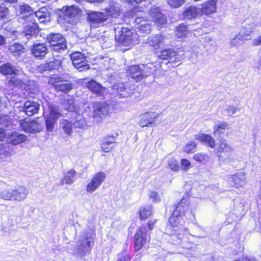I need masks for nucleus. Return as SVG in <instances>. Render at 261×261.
I'll return each instance as SVG.
<instances>
[{"label":"nucleus","instance_id":"15","mask_svg":"<svg viewBox=\"0 0 261 261\" xmlns=\"http://www.w3.org/2000/svg\"><path fill=\"white\" fill-rule=\"evenodd\" d=\"M50 82L54 86L55 88L59 91L68 92L72 89V85L67 81H63L59 77L51 79Z\"/></svg>","mask_w":261,"mask_h":261},{"label":"nucleus","instance_id":"38","mask_svg":"<svg viewBox=\"0 0 261 261\" xmlns=\"http://www.w3.org/2000/svg\"><path fill=\"white\" fill-rule=\"evenodd\" d=\"M13 153V147L9 144H4L0 146V155L2 159L10 156Z\"/></svg>","mask_w":261,"mask_h":261},{"label":"nucleus","instance_id":"29","mask_svg":"<svg viewBox=\"0 0 261 261\" xmlns=\"http://www.w3.org/2000/svg\"><path fill=\"white\" fill-rule=\"evenodd\" d=\"M158 116V114L154 112L145 113L141 116L139 125L141 127H145L149 124H152Z\"/></svg>","mask_w":261,"mask_h":261},{"label":"nucleus","instance_id":"27","mask_svg":"<svg viewBox=\"0 0 261 261\" xmlns=\"http://www.w3.org/2000/svg\"><path fill=\"white\" fill-rule=\"evenodd\" d=\"M35 21L29 22L31 24L25 26L22 32V35L26 37L28 39H30L32 37L36 36L39 33V29L37 23Z\"/></svg>","mask_w":261,"mask_h":261},{"label":"nucleus","instance_id":"33","mask_svg":"<svg viewBox=\"0 0 261 261\" xmlns=\"http://www.w3.org/2000/svg\"><path fill=\"white\" fill-rule=\"evenodd\" d=\"M195 139L205 143L212 148L215 147V141L214 139L208 135L205 134H199L195 136Z\"/></svg>","mask_w":261,"mask_h":261},{"label":"nucleus","instance_id":"32","mask_svg":"<svg viewBox=\"0 0 261 261\" xmlns=\"http://www.w3.org/2000/svg\"><path fill=\"white\" fill-rule=\"evenodd\" d=\"M115 138L113 136H107L101 141V148L103 151L109 152L114 146L116 143Z\"/></svg>","mask_w":261,"mask_h":261},{"label":"nucleus","instance_id":"63","mask_svg":"<svg viewBox=\"0 0 261 261\" xmlns=\"http://www.w3.org/2000/svg\"><path fill=\"white\" fill-rule=\"evenodd\" d=\"M38 71L39 72H42L43 71L47 70L49 69V67L48 66V64H46L44 65H40V66H38Z\"/></svg>","mask_w":261,"mask_h":261},{"label":"nucleus","instance_id":"2","mask_svg":"<svg viewBox=\"0 0 261 261\" xmlns=\"http://www.w3.org/2000/svg\"><path fill=\"white\" fill-rule=\"evenodd\" d=\"M115 33L116 40L122 46L129 47L138 41L136 33L127 28H122L121 30L116 29Z\"/></svg>","mask_w":261,"mask_h":261},{"label":"nucleus","instance_id":"43","mask_svg":"<svg viewBox=\"0 0 261 261\" xmlns=\"http://www.w3.org/2000/svg\"><path fill=\"white\" fill-rule=\"evenodd\" d=\"M61 116V112L59 107L55 105H50L49 106V115L48 117L58 119Z\"/></svg>","mask_w":261,"mask_h":261},{"label":"nucleus","instance_id":"61","mask_svg":"<svg viewBox=\"0 0 261 261\" xmlns=\"http://www.w3.org/2000/svg\"><path fill=\"white\" fill-rule=\"evenodd\" d=\"M8 8L0 5V19H5L8 14Z\"/></svg>","mask_w":261,"mask_h":261},{"label":"nucleus","instance_id":"3","mask_svg":"<svg viewBox=\"0 0 261 261\" xmlns=\"http://www.w3.org/2000/svg\"><path fill=\"white\" fill-rule=\"evenodd\" d=\"M152 64H147L146 65H133L129 67L128 73L130 76L137 81L141 80L144 77L148 76L154 69L151 68Z\"/></svg>","mask_w":261,"mask_h":261},{"label":"nucleus","instance_id":"8","mask_svg":"<svg viewBox=\"0 0 261 261\" xmlns=\"http://www.w3.org/2000/svg\"><path fill=\"white\" fill-rule=\"evenodd\" d=\"M71 59L73 65L79 71L88 70L89 65L86 60L85 56L80 52L73 53L71 55Z\"/></svg>","mask_w":261,"mask_h":261},{"label":"nucleus","instance_id":"10","mask_svg":"<svg viewBox=\"0 0 261 261\" xmlns=\"http://www.w3.org/2000/svg\"><path fill=\"white\" fill-rule=\"evenodd\" d=\"M147 44L155 50L163 48L166 44L165 36L162 34L154 35L150 36Z\"/></svg>","mask_w":261,"mask_h":261},{"label":"nucleus","instance_id":"42","mask_svg":"<svg viewBox=\"0 0 261 261\" xmlns=\"http://www.w3.org/2000/svg\"><path fill=\"white\" fill-rule=\"evenodd\" d=\"M75 115V117L76 120L73 119L71 120L74 127L75 128H84L86 125V122L83 117L77 113H74Z\"/></svg>","mask_w":261,"mask_h":261},{"label":"nucleus","instance_id":"21","mask_svg":"<svg viewBox=\"0 0 261 261\" xmlns=\"http://www.w3.org/2000/svg\"><path fill=\"white\" fill-rule=\"evenodd\" d=\"M189 234V231H171L170 235L172 243L175 245H180L182 243L187 242V235Z\"/></svg>","mask_w":261,"mask_h":261},{"label":"nucleus","instance_id":"37","mask_svg":"<svg viewBox=\"0 0 261 261\" xmlns=\"http://www.w3.org/2000/svg\"><path fill=\"white\" fill-rule=\"evenodd\" d=\"M63 106L67 110L74 112V113H77V108L74 105V100L71 96H68L67 98L64 99Z\"/></svg>","mask_w":261,"mask_h":261},{"label":"nucleus","instance_id":"64","mask_svg":"<svg viewBox=\"0 0 261 261\" xmlns=\"http://www.w3.org/2000/svg\"><path fill=\"white\" fill-rule=\"evenodd\" d=\"M118 261H130V258L126 255H120Z\"/></svg>","mask_w":261,"mask_h":261},{"label":"nucleus","instance_id":"44","mask_svg":"<svg viewBox=\"0 0 261 261\" xmlns=\"http://www.w3.org/2000/svg\"><path fill=\"white\" fill-rule=\"evenodd\" d=\"M152 207L148 206L141 207L139 211V217L141 219H146L152 214Z\"/></svg>","mask_w":261,"mask_h":261},{"label":"nucleus","instance_id":"39","mask_svg":"<svg viewBox=\"0 0 261 261\" xmlns=\"http://www.w3.org/2000/svg\"><path fill=\"white\" fill-rule=\"evenodd\" d=\"M176 53L171 49H164L161 51L159 58L161 59H169L170 62L173 61V59L176 60L175 56Z\"/></svg>","mask_w":261,"mask_h":261},{"label":"nucleus","instance_id":"5","mask_svg":"<svg viewBox=\"0 0 261 261\" xmlns=\"http://www.w3.org/2000/svg\"><path fill=\"white\" fill-rule=\"evenodd\" d=\"M91 236L86 232H84L81 236V239L77 242L75 252L80 255L88 253L91 250L93 243L89 241Z\"/></svg>","mask_w":261,"mask_h":261},{"label":"nucleus","instance_id":"50","mask_svg":"<svg viewBox=\"0 0 261 261\" xmlns=\"http://www.w3.org/2000/svg\"><path fill=\"white\" fill-rule=\"evenodd\" d=\"M228 126L226 122H222L219 124H216L214 126V133H218L219 134L223 133V130L227 128Z\"/></svg>","mask_w":261,"mask_h":261},{"label":"nucleus","instance_id":"57","mask_svg":"<svg viewBox=\"0 0 261 261\" xmlns=\"http://www.w3.org/2000/svg\"><path fill=\"white\" fill-rule=\"evenodd\" d=\"M181 169L185 172H187L191 167L190 162L187 159H182L181 160Z\"/></svg>","mask_w":261,"mask_h":261},{"label":"nucleus","instance_id":"12","mask_svg":"<svg viewBox=\"0 0 261 261\" xmlns=\"http://www.w3.org/2000/svg\"><path fill=\"white\" fill-rule=\"evenodd\" d=\"M147 241L146 229L145 226L139 228L135 236V248L139 250Z\"/></svg>","mask_w":261,"mask_h":261},{"label":"nucleus","instance_id":"16","mask_svg":"<svg viewBox=\"0 0 261 261\" xmlns=\"http://www.w3.org/2000/svg\"><path fill=\"white\" fill-rule=\"evenodd\" d=\"M40 105L37 102L28 100L24 102L20 111L24 112L27 115L31 116L37 114Z\"/></svg>","mask_w":261,"mask_h":261},{"label":"nucleus","instance_id":"35","mask_svg":"<svg viewBox=\"0 0 261 261\" xmlns=\"http://www.w3.org/2000/svg\"><path fill=\"white\" fill-rule=\"evenodd\" d=\"M10 52L13 56L18 58L25 53V48L20 44L15 43L11 44L9 48Z\"/></svg>","mask_w":261,"mask_h":261},{"label":"nucleus","instance_id":"48","mask_svg":"<svg viewBox=\"0 0 261 261\" xmlns=\"http://www.w3.org/2000/svg\"><path fill=\"white\" fill-rule=\"evenodd\" d=\"M253 31V27L251 28L249 25H246L241 29L239 34L245 38V37L251 36Z\"/></svg>","mask_w":261,"mask_h":261},{"label":"nucleus","instance_id":"24","mask_svg":"<svg viewBox=\"0 0 261 261\" xmlns=\"http://www.w3.org/2000/svg\"><path fill=\"white\" fill-rule=\"evenodd\" d=\"M105 10L108 16H110L116 18L120 15L122 9L118 3L111 1L109 3V7Z\"/></svg>","mask_w":261,"mask_h":261},{"label":"nucleus","instance_id":"55","mask_svg":"<svg viewBox=\"0 0 261 261\" xmlns=\"http://www.w3.org/2000/svg\"><path fill=\"white\" fill-rule=\"evenodd\" d=\"M229 154L227 158L224 159V161L230 164H232L233 163L236 162L237 161V158L236 157V155L234 153L231 152H228Z\"/></svg>","mask_w":261,"mask_h":261},{"label":"nucleus","instance_id":"6","mask_svg":"<svg viewBox=\"0 0 261 261\" xmlns=\"http://www.w3.org/2000/svg\"><path fill=\"white\" fill-rule=\"evenodd\" d=\"M89 109H92L91 116L98 122L108 114L109 106L105 103L95 102L91 104Z\"/></svg>","mask_w":261,"mask_h":261},{"label":"nucleus","instance_id":"58","mask_svg":"<svg viewBox=\"0 0 261 261\" xmlns=\"http://www.w3.org/2000/svg\"><path fill=\"white\" fill-rule=\"evenodd\" d=\"M196 144L192 142L188 143L184 147V151L187 153L193 152L196 150Z\"/></svg>","mask_w":261,"mask_h":261},{"label":"nucleus","instance_id":"45","mask_svg":"<svg viewBox=\"0 0 261 261\" xmlns=\"http://www.w3.org/2000/svg\"><path fill=\"white\" fill-rule=\"evenodd\" d=\"M188 27L186 25L184 24H179L178 27H177L176 31H175V35L178 38H182L185 37L188 33Z\"/></svg>","mask_w":261,"mask_h":261},{"label":"nucleus","instance_id":"26","mask_svg":"<svg viewBox=\"0 0 261 261\" xmlns=\"http://www.w3.org/2000/svg\"><path fill=\"white\" fill-rule=\"evenodd\" d=\"M13 193H14L13 201L20 202L27 198L29 194V190L24 187L20 186L17 188L13 189Z\"/></svg>","mask_w":261,"mask_h":261},{"label":"nucleus","instance_id":"4","mask_svg":"<svg viewBox=\"0 0 261 261\" xmlns=\"http://www.w3.org/2000/svg\"><path fill=\"white\" fill-rule=\"evenodd\" d=\"M47 40L55 51L60 52L67 48L66 41L60 34H50L47 36Z\"/></svg>","mask_w":261,"mask_h":261},{"label":"nucleus","instance_id":"53","mask_svg":"<svg viewBox=\"0 0 261 261\" xmlns=\"http://www.w3.org/2000/svg\"><path fill=\"white\" fill-rule=\"evenodd\" d=\"M167 2L171 7L177 8L182 6L185 0H167Z\"/></svg>","mask_w":261,"mask_h":261},{"label":"nucleus","instance_id":"62","mask_svg":"<svg viewBox=\"0 0 261 261\" xmlns=\"http://www.w3.org/2000/svg\"><path fill=\"white\" fill-rule=\"evenodd\" d=\"M252 43L254 46L261 45V35L254 39L252 40Z\"/></svg>","mask_w":261,"mask_h":261},{"label":"nucleus","instance_id":"17","mask_svg":"<svg viewBox=\"0 0 261 261\" xmlns=\"http://www.w3.org/2000/svg\"><path fill=\"white\" fill-rule=\"evenodd\" d=\"M87 87L92 93L98 96H104L108 92V90L94 80H91L86 83Z\"/></svg>","mask_w":261,"mask_h":261},{"label":"nucleus","instance_id":"60","mask_svg":"<svg viewBox=\"0 0 261 261\" xmlns=\"http://www.w3.org/2000/svg\"><path fill=\"white\" fill-rule=\"evenodd\" d=\"M149 197L154 202H158L161 200V197L159 194L153 191H150L149 193Z\"/></svg>","mask_w":261,"mask_h":261},{"label":"nucleus","instance_id":"1","mask_svg":"<svg viewBox=\"0 0 261 261\" xmlns=\"http://www.w3.org/2000/svg\"><path fill=\"white\" fill-rule=\"evenodd\" d=\"M17 13L26 22H32L37 18L42 23L50 21V15L46 8H41L38 11L34 13L31 7L27 4L17 5L16 7Z\"/></svg>","mask_w":261,"mask_h":261},{"label":"nucleus","instance_id":"47","mask_svg":"<svg viewBox=\"0 0 261 261\" xmlns=\"http://www.w3.org/2000/svg\"><path fill=\"white\" fill-rule=\"evenodd\" d=\"M72 121H69L66 119H63L61 122V125L64 130L65 133L67 135H70L72 131Z\"/></svg>","mask_w":261,"mask_h":261},{"label":"nucleus","instance_id":"31","mask_svg":"<svg viewBox=\"0 0 261 261\" xmlns=\"http://www.w3.org/2000/svg\"><path fill=\"white\" fill-rule=\"evenodd\" d=\"M23 76V74H20L19 73L12 76L9 80V86L13 87H22L27 82V80L24 79Z\"/></svg>","mask_w":261,"mask_h":261},{"label":"nucleus","instance_id":"34","mask_svg":"<svg viewBox=\"0 0 261 261\" xmlns=\"http://www.w3.org/2000/svg\"><path fill=\"white\" fill-rule=\"evenodd\" d=\"M200 14V9L195 6H189L185 8L182 13L185 19H192L196 17Z\"/></svg>","mask_w":261,"mask_h":261},{"label":"nucleus","instance_id":"20","mask_svg":"<svg viewBox=\"0 0 261 261\" xmlns=\"http://www.w3.org/2000/svg\"><path fill=\"white\" fill-rule=\"evenodd\" d=\"M111 91L112 95L115 97H118L119 98L127 97L129 95L123 83H118L117 85H114L111 88Z\"/></svg>","mask_w":261,"mask_h":261},{"label":"nucleus","instance_id":"36","mask_svg":"<svg viewBox=\"0 0 261 261\" xmlns=\"http://www.w3.org/2000/svg\"><path fill=\"white\" fill-rule=\"evenodd\" d=\"M188 210V202L187 199L183 198L176 205V208L173 212L174 215H178V216H183Z\"/></svg>","mask_w":261,"mask_h":261},{"label":"nucleus","instance_id":"9","mask_svg":"<svg viewBox=\"0 0 261 261\" xmlns=\"http://www.w3.org/2000/svg\"><path fill=\"white\" fill-rule=\"evenodd\" d=\"M88 18L90 26L96 28L107 20L108 15L103 12L92 11L88 14Z\"/></svg>","mask_w":261,"mask_h":261},{"label":"nucleus","instance_id":"11","mask_svg":"<svg viewBox=\"0 0 261 261\" xmlns=\"http://www.w3.org/2000/svg\"><path fill=\"white\" fill-rule=\"evenodd\" d=\"M20 126L23 131L31 134L39 132L42 128V125L35 120L31 121L22 120Z\"/></svg>","mask_w":261,"mask_h":261},{"label":"nucleus","instance_id":"51","mask_svg":"<svg viewBox=\"0 0 261 261\" xmlns=\"http://www.w3.org/2000/svg\"><path fill=\"white\" fill-rule=\"evenodd\" d=\"M193 159L197 162L201 163L203 162H205L208 161V155L203 153H198L195 154L194 156Z\"/></svg>","mask_w":261,"mask_h":261},{"label":"nucleus","instance_id":"23","mask_svg":"<svg viewBox=\"0 0 261 261\" xmlns=\"http://www.w3.org/2000/svg\"><path fill=\"white\" fill-rule=\"evenodd\" d=\"M20 71L10 63H0V73L4 75H16Z\"/></svg>","mask_w":261,"mask_h":261},{"label":"nucleus","instance_id":"28","mask_svg":"<svg viewBox=\"0 0 261 261\" xmlns=\"http://www.w3.org/2000/svg\"><path fill=\"white\" fill-rule=\"evenodd\" d=\"M48 51V48L44 43L34 44L32 49V54L36 58H43Z\"/></svg>","mask_w":261,"mask_h":261},{"label":"nucleus","instance_id":"7","mask_svg":"<svg viewBox=\"0 0 261 261\" xmlns=\"http://www.w3.org/2000/svg\"><path fill=\"white\" fill-rule=\"evenodd\" d=\"M106 177V175L103 172H99L95 173L87 185V192L92 193L96 191L104 181Z\"/></svg>","mask_w":261,"mask_h":261},{"label":"nucleus","instance_id":"40","mask_svg":"<svg viewBox=\"0 0 261 261\" xmlns=\"http://www.w3.org/2000/svg\"><path fill=\"white\" fill-rule=\"evenodd\" d=\"M76 174V171L71 169L68 171L64 173V177L61 181L62 184L64 182L66 184L71 185L74 181V176Z\"/></svg>","mask_w":261,"mask_h":261},{"label":"nucleus","instance_id":"54","mask_svg":"<svg viewBox=\"0 0 261 261\" xmlns=\"http://www.w3.org/2000/svg\"><path fill=\"white\" fill-rule=\"evenodd\" d=\"M169 167L173 171H177L179 170V165L177 161L174 159H171L168 161Z\"/></svg>","mask_w":261,"mask_h":261},{"label":"nucleus","instance_id":"19","mask_svg":"<svg viewBox=\"0 0 261 261\" xmlns=\"http://www.w3.org/2000/svg\"><path fill=\"white\" fill-rule=\"evenodd\" d=\"M217 0H208L205 1L201 5V8L200 10V13L208 15L216 12Z\"/></svg>","mask_w":261,"mask_h":261},{"label":"nucleus","instance_id":"46","mask_svg":"<svg viewBox=\"0 0 261 261\" xmlns=\"http://www.w3.org/2000/svg\"><path fill=\"white\" fill-rule=\"evenodd\" d=\"M13 189H6L0 192V198L6 200L13 201Z\"/></svg>","mask_w":261,"mask_h":261},{"label":"nucleus","instance_id":"18","mask_svg":"<svg viewBox=\"0 0 261 261\" xmlns=\"http://www.w3.org/2000/svg\"><path fill=\"white\" fill-rule=\"evenodd\" d=\"M149 13L153 21L158 26L163 25L166 23L167 20L158 7H153L149 11Z\"/></svg>","mask_w":261,"mask_h":261},{"label":"nucleus","instance_id":"52","mask_svg":"<svg viewBox=\"0 0 261 261\" xmlns=\"http://www.w3.org/2000/svg\"><path fill=\"white\" fill-rule=\"evenodd\" d=\"M245 39V38H243L239 33L238 35H237L233 39L231 40L230 42V45L231 46H235L238 45H239L242 44Z\"/></svg>","mask_w":261,"mask_h":261},{"label":"nucleus","instance_id":"41","mask_svg":"<svg viewBox=\"0 0 261 261\" xmlns=\"http://www.w3.org/2000/svg\"><path fill=\"white\" fill-rule=\"evenodd\" d=\"M217 149L219 152H229L233 151V149L226 142V140H221L217 145Z\"/></svg>","mask_w":261,"mask_h":261},{"label":"nucleus","instance_id":"25","mask_svg":"<svg viewBox=\"0 0 261 261\" xmlns=\"http://www.w3.org/2000/svg\"><path fill=\"white\" fill-rule=\"evenodd\" d=\"M27 139L25 135L14 132L8 136L7 141L13 145H17L24 142Z\"/></svg>","mask_w":261,"mask_h":261},{"label":"nucleus","instance_id":"13","mask_svg":"<svg viewBox=\"0 0 261 261\" xmlns=\"http://www.w3.org/2000/svg\"><path fill=\"white\" fill-rule=\"evenodd\" d=\"M178 215H173L169 219V223L167 225V230L171 231H188V229L185 227L182 224H179V220Z\"/></svg>","mask_w":261,"mask_h":261},{"label":"nucleus","instance_id":"14","mask_svg":"<svg viewBox=\"0 0 261 261\" xmlns=\"http://www.w3.org/2000/svg\"><path fill=\"white\" fill-rule=\"evenodd\" d=\"M79 13L80 10L74 6H70L67 8L63 12L61 18L64 20L65 22L72 23L74 22L75 16Z\"/></svg>","mask_w":261,"mask_h":261},{"label":"nucleus","instance_id":"22","mask_svg":"<svg viewBox=\"0 0 261 261\" xmlns=\"http://www.w3.org/2000/svg\"><path fill=\"white\" fill-rule=\"evenodd\" d=\"M136 27L141 33H149L151 31L149 21L143 17H138L135 19Z\"/></svg>","mask_w":261,"mask_h":261},{"label":"nucleus","instance_id":"49","mask_svg":"<svg viewBox=\"0 0 261 261\" xmlns=\"http://www.w3.org/2000/svg\"><path fill=\"white\" fill-rule=\"evenodd\" d=\"M57 119H56L50 117H46L45 119V123L46 126V129L48 131L52 132L54 125L56 123Z\"/></svg>","mask_w":261,"mask_h":261},{"label":"nucleus","instance_id":"30","mask_svg":"<svg viewBox=\"0 0 261 261\" xmlns=\"http://www.w3.org/2000/svg\"><path fill=\"white\" fill-rule=\"evenodd\" d=\"M229 181L237 188L242 187L246 183V177L244 172H239L229 177Z\"/></svg>","mask_w":261,"mask_h":261},{"label":"nucleus","instance_id":"56","mask_svg":"<svg viewBox=\"0 0 261 261\" xmlns=\"http://www.w3.org/2000/svg\"><path fill=\"white\" fill-rule=\"evenodd\" d=\"M239 110V108H237L234 106H229L224 110V111L226 113L228 116H232Z\"/></svg>","mask_w":261,"mask_h":261},{"label":"nucleus","instance_id":"59","mask_svg":"<svg viewBox=\"0 0 261 261\" xmlns=\"http://www.w3.org/2000/svg\"><path fill=\"white\" fill-rule=\"evenodd\" d=\"M49 69H57L61 64V61L58 60H53L50 61L48 63Z\"/></svg>","mask_w":261,"mask_h":261}]
</instances>
